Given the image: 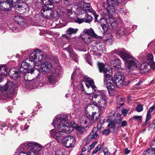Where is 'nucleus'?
Here are the masks:
<instances>
[{"label":"nucleus","instance_id":"nucleus-1","mask_svg":"<svg viewBox=\"0 0 155 155\" xmlns=\"http://www.w3.org/2000/svg\"><path fill=\"white\" fill-rule=\"evenodd\" d=\"M51 124L58 130H51L50 132L51 136L59 142H62L66 147H73L76 143L75 138L71 136H65L63 134H69L73 130L69 125L68 116L64 114L58 115L54 117Z\"/></svg>","mask_w":155,"mask_h":155},{"label":"nucleus","instance_id":"nucleus-2","mask_svg":"<svg viewBox=\"0 0 155 155\" xmlns=\"http://www.w3.org/2000/svg\"><path fill=\"white\" fill-rule=\"evenodd\" d=\"M38 56V62H40L43 58V53L40 50L35 49L31 54L29 58L26 59L25 61L21 63L20 70V71L21 72V73H25L23 75L24 76L25 74L26 73L31 74H29V75L28 77H30L31 75L34 76V74H36L37 75V77H35V78H37L39 76L40 71L39 69L36 68L35 69L30 70L31 68V65H30V63L28 62L29 61H31V62L33 61L34 60L37 58ZM23 78H24V77Z\"/></svg>","mask_w":155,"mask_h":155},{"label":"nucleus","instance_id":"nucleus-3","mask_svg":"<svg viewBox=\"0 0 155 155\" xmlns=\"http://www.w3.org/2000/svg\"><path fill=\"white\" fill-rule=\"evenodd\" d=\"M113 52L119 55L121 58L125 60V66L131 71L136 69L139 64L137 60L132 57L127 51L123 48L115 49Z\"/></svg>","mask_w":155,"mask_h":155},{"label":"nucleus","instance_id":"nucleus-4","mask_svg":"<svg viewBox=\"0 0 155 155\" xmlns=\"http://www.w3.org/2000/svg\"><path fill=\"white\" fill-rule=\"evenodd\" d=\"M93 105L98 107V112L101 113L106 108L107 104L106 96L103 91L93 94L91 98Z\"/></svg>","mask_w":155,"mask_h":155},{"label":"nucleus","instance_id":"nucleus-5","mask_svg":"<svg viewBox=\"0 0 155 155\" xmlns=\"http://www.w3.org/2000/svg\"><path fill=\"white\" fill-rule=\"evenodd\" d=\"M15 86L14 83L8 81L5 85L0 89V100L11 98L14 95V88Z\"/></svg>","mask_w":155,"mask_h":155},{"label":"nucleus","instance_id":"nucleus-6","mask_svg":"<svg viewBox=\"0 0 155 155\" xmlns=\"http://www.w3.org/2000/svg\"><path fill=\"white\" fill-rule=\"evenodd\" d=\"M27 146L28 151V152H21L18 155H39V152L43 149L41 145L35 142H30Z\"/></svg>","mask_w":155,"mask_h":155},{"label":"nucleus","instance_id":"nucleus-7","mask_svg":"<svg viewBox=\"0 0 155 155\" xmlns=\"http://www.w3.org/2000/svg\"><path fill=\"white\" fill-rule=\"evenodd\" d=\"M104 77V84L106 85L110 95L113 96L115 91V81L113 79L112 76L109 74H105Z\"/></svg>","mask_w":155,"mask_h":155},{"label":"nucleus","instance_id":"nucleus-8","mask_svg":"<svg viewBox=\"0 0 155 155\" xmlns=\"http://www.w3.org/2000/svg\"><path fill=\"white\" fill-rule=\"evenodd\" d=\"M44 5L42 9L41 13L44 16L48 19H50L52 17V10L54 6L50 0H42Z\"/></svg>","mask_w":155,"mask_h":155},{"label":"nucleus","instance_id":"nucleus-9","mask_svg":"<svg viewBox=\"0 0 155 155\" xmlns=\"http://www.w3.org/2000/svg\"><path fill=\"white\" fill-rule=\"evenodd\" d=\"M84 34L81 37L83 41L85 43L88 44L92 41L93 38L101 39V37L98 36L94 32L92 28L88 30H84Z\"/></svg>","mask_w":155,"mask_h":155},{"label":"nucleus","instance_id":"nucleus-10","mask_svg":"<svg viewBox=\"0 0 155 155\" xmlns=\"http://www.w3.org/2000/svg\"><path fill=\"white\" fill-rule=\"evenodd\" d=\"M31 74L29 73H26L24 75V80L26 81H30V84H32L33 85V87L32 89L35 88L36 87H38V86L41 87L43 86V84L42 83L39 82L38 81V78L39 77L40 75V73L38 77L36 78L35 77H37V75L36 74H35V77L34 79H31L30 77H28L29 75Z\"/></svg>","mask_w":155,"mask_h":155},{"label":"nucleus","instance_id":"nucleus-11","mask_svg":"<svg viewBox=\"0 0 155 155\" xmlns=\"http://www.w3.org/2000/svg\"><path fill=\"white\" fill-rule=\"evenodd\" d=\"M77 6L78 8L82 9H81V11L83 13L85 12L87 13L88 12H94V10L89 3L81 1L78 4Z\"/></svg>","mask_w":155,"mask_h":155},{"label":"nucleus","instance_id":"nucleus-12","mask_svg":"<svg viewBox=\"0 0 155 155\" xmlns=\"http://www.w3.org/2000/svg\"><path fill=\"white\" fill-rule=\"evenodd\" d=\"M28 7L27 5L24 3H23L22 5L16 4L14 6L16 12L20 14H23L25 12L26 9H27Z\"/></svg>","mask_w":155,"mask_h":155},{"label":"nucleus","instance_id":"nucleus-13","mask_svg":"<svg viewBox=\"0 0 155 155\" xmlns=\"http://www.w3.org/2000/svg\"><path fill=\"white\" fill-rule=\"evenodd\" d=\"M104 20L112 29L117 26L116 20L113 16H109L108 18L104 19Z\"/></svg>","mask_w":155,"mask_h":155},{"label":"nucleus","instance_id":"nucleus-14","mask_svg":"<svg viewBox=\"0 0 155 155\" xmlns=\"http://www.w3.org/2000/svg\"><path fill=\"white\" fill-rule=\"evenodd\" d=\"M12 6V4L8 1L0 2V10H1L5 11H10Z\"/></svg>","mask_w":155,"mask_h":155},{"label":"nucleus","instance_id":"nucleus-15","mask_svg":"<svg viewBox=\"0 0 155 155\" xmlns=\"http://www.w3.org/2000/svg\"><path fill=\"white\" fill-rule=\"evenodd\" d=\"M86 83L85 84L88 88H89L91 86V88L92 89V92L90 93H87V94L90 95L92 94L95 91V89L96 86L94 84V81L93 80L90 79L89 78H88L85 80Z\"/></svg>","mask_w":155,"mask_h":155},{"label":"nucleus","instance_id":"nucleus-16","mask_svg":"<svg viewBox=\"0 0 155 155\" xmlns=\"http://www.w3.org/2000/svg\"><path fill=\"white\" fill-rule=\"evenodd\" d=\"M21 72L20 70L18 71L16 70L14 68L11 69L8 72V74L11 78L14 80L17 79Z\"/></svg>","mask_w":155,"mask_h":155},{"label":"nucleus","instance_id":"nucleus-17","mask_svg":"<svg viewBox=\"0 0 155 155\" xmlns=\"http://www.w3.org/2000/svg\"><path fill=\"white\" fill-rule=\"evenodd\" d=\"M41 68L43 71L48 73L52 68L51 64L48 62H45L41 65Z\"/></svg>","mask_w":155,"mask_h":155},{"label":"nucleus","instance_id":"nucleus-18","mask_svg":"<svg viewBox=\"0 0 155 155\" xmlns=\"http://www.w3.org/2000/svg\"><path fill=\"white\" fill-rule=\"evenodd\" d=\"M150 68V66L147 62H143L141 64L140 70L142 73H146L148 71Z\"/></svg>","mask_w":155,"mask_h":155},{"label":"nucleus","instance_id":"nucleus-19","mask_svg":"<svg viewBox=\"0 0 155 155\" xmlns=\"http://www.w3.org/2000/svg\"><path fill=\"white\" fill-rule=\"evenodd\" d=\"M72 126L79 134H84L86 132V128L87 127V126H86L85 127H84L81 126L77 125L76 124H74L73 125H72Z\"/></svg>","mask_w":155,"mask_h":155},{"label":"nucleus","instance_id":"nucleus-20","mask_svg":"<svg viewBox=\"0 0 155 155\" xmlns=\"http://www.w3.org/2000/svg\"><path fill=\"white\" fill-rule=\"evenodd\" d=\"M111 65L115 68V70L119 69L121 67L120 62L118 58H115L112 60L110 62Z\"/></svg>","mask_w":155,"mask_h":155},{"label":"nucleus","instance_id":"nucleus-21","mask_svg":"<svg viewBox=\"0 0 155 155\" xmlns=\"http://www.w3.org/2000/svg\"><path fill=\"white\" fill-rule=\"evenodd\" d=\"M108 5L107 8V10L108 14L113 16L115 12L116 9L114 7V5L111 4H108Z\"/></svg>","mask_w":155,"mask_h":155},{"label":"nucleus","instance_id":"nucleus-22","mask_svg":"<svg viewBox=\"0 0 155 155\" xmlns=\"http://www.w3.org/2000/svg\"><path fill=\"white\" fill-rule=\"evenodd\" d=\"M117 33V36L118 38L124 35H127L128 34H127V32L125 30L124 28H117L116 31Z\"/></svg>","mask_w":155,"mask_h":155},{"label":"nucleus","instance_id":"nucleus-23","mask_svg":"<svg viewBox=\"0 0 155 155\" xmlns=\"http://www.w3.org/2000/svg\"><path fill=\"white\" fill-rule=\"evenodd\" d=\"M98 135L97 133L96 128L93 129L92 131L90 133L88 137V139L89 140L92 139H95L98 136Z\"/></svg>","mask_w":155,"mask_h":155},{"label":"nucleus","instance_id":"nucleus-24","mask_svg":"<svg viewBox=\"0 0 155 155\" xmlns=\"http://www.w3.org/2000/svg\"><path fill=\"white\" fill-rule=\"evenodd\" d=\"M57 77H58L57 75L53 73L48 76V79L50 82L53 84L57 81Z\"/></svg>","mask_w":155,"mask_h":155},{"label":"nucleus","instance_id":"nucleus-25","mask_svg":"<svg viewBox=\"0 0 155 155\" xmlns=\"http://www.w3.org/2000/svg\"><path fill=\"white\" fill-rule=\"evenodd\" d=\"M98 66L100 72H103L104 73H106L107 71V69L105 68L104 64L102 63H98Z\"/></svg>","mask_w":155,"mask_h":155},{"label":"nucleus","instance_id":"nucleus-26","mask_svg":"<svg viewBox=\"0 0 155 155\" xmlns=\"http://www.w3.org/2000/svg\"><path fill=\"white\" fill-rule=\"evenodd\" d=\"M114 79L117 81L119 79H124V77L123 74L121 72H118L116 73L114 76Z\"/></svg>","mask_w":155,"mask_h":155},{"label":"nucleus","instance_id":"nucleus-27","mask_svg":"<svg viewBox=\"0 0 155 155\" xmlns=\"http://www.w3.org/2000/svg\"><path fill=\"white\" fill-rule=\"evenodd\" d=\"M144 155H155V150L153 148H149L144 151Z\"/></svg>","mask_w":155,"mask_h":155},{"label":"nucleus","instance_id":"nucleus-28","mask_svg":"<svg viewBox=\"0 0 155 155\" xmlns=\"http://www.w3.org/2000/svg\"><path fill=\"white\" fill-rule=\"evenodd\" d=\"M7 73V68L5 66H0V76H5Z\"/></svg>","mask_w":155,"mask_h":155},{"label":"nucleus","instance_id":"nucleus-29","mask_svg":"<svg viewBox=\"0 0 155 155\" xmlns=\"http://www.w3.org/2000/svg\"><path fill=\"white\" fill-rule=\"evenodd\" d=\"M87 13H86L85 16L84 18V21L87 23H90L92 21L93 18L91 16L88 15Z\"/></svg>","mask_w":155,"mask_h":155},{"label":"nucleus","instance_id":"nucleus-30","mask_svg":"<svg viewBox=\"0 0 155 155\" xmlns=\"http://www.w3.org/2000/svg\"><path fill=\"white\" fill-rule=\"evenodd\" d=\"M78 29L77 28H69L66 31L68 35H71L75 34L77 32Z\"/></svg>","mask_w":155,"mask_h":155},{"label":"nucleus","instance_id":"nucleus-31","mask_svg":"<svg viewBox=\"0 0 155 155\" xmlns=\"http://www.w3.org/2000/svg\"><path fill=\"white\" fill-rule=\"evenodd\" d=\"M118 80V81L117 82L116 81H115V87L116 86L117 88H120L122 86L123 84L124 79H119V80Z\"/></svg>","mask_w":155,"mask_h":155},{"label":"nucleus","instance_id":"nucleus-32","mask_svg":"<svg viewBox=\"0 0 155 155\" xmlns=\"http://www.w3.org/2000/svg\"><path fill=\"white\" fill-rule=\"evenodd\" d=\"M62 72V69L61 67L58 66L56 67L55 70V74L58 76V75L61 74Z\"/></svg>","mask_w":155,"mask_h":155},{"label":"nucleus","instance_id":"nucleus-33","mask_svg":"<svg viewBox=\"0 0 155 155\" xmlns=\"http://www.w3.org/2000/svg\"><path fill=\"white\" fill-rule=\"evenodd\" d=\"M109 129L111 131H114L116 129V126L114 123L112 121H110L108 125Z\"/></svg>","mask_w":155,"mask_h":155},{"label":"nucleus","instance_id":"nucleus-34","mask_svg":"<svg viewBox=\"0 0 155 155\" xmlns=\"http://www.w3.org/2000/svg\"><path fill=\"white\" fill-rule=\"evenodd\" d=\"M68 52L70 54V56L71 57L74 58V60L76 62H77V55L74 52L72 49H70L68 50Z\"/></svg>","mask_w":155,"mask_h":155},{"label":"nucleus","instance_id":"nucleus-35","mask_svg":"<svg viewBox=\"0 0 155 155\" xmlns=\"http://www.w3.org/2000/svg\"><path fill=\"white\" fill-rule=\"evenodd\" d=\"M119 3V0H107V4H111L113 5H118Z\"/></svg>","mask_w":155,"mask_h":155},{"label":"nucleus","instance_id":"nucleus-36","mask_svg":"<svg viewBox=\"0 0 155 155\" xmlns=\"http://www.w3.org/2000/svg\"><path fill=\"white\" fill-rule=\"evenodd\" d=\"M103 147V145L101 144L98 145L95 148V150L93 151L92 154H94L96 153L98 151H100Z\"/></svg>","mask_w":155,"mask_h":155},{"label":"nucleus","instance_id":"nucleus-37","mask_svg":"<svg viewBox=\"0 0 155 155\" xmlns=\"http://www.w3.org/2000/svg\"><path fill=\"white\" fill-rule=\"evenodd\" d=\"M108 36L109 37V38H106L105 40V41L107 44L110 45L113 42V36L110 34L108 35Z\"/></svg>","mask_w":155,"mask_h":155},{"label":"nucleus","instance_id":"nucleus-38","mask_svg":"<svg viewBox=\"0 0 155 155\" xmlns=\"http://www.w3.org/2000/svg\"><path fill=\"white\" fill-rule=\"evenodd\" d=\"M51 17L53 20H57L59 18V15L58 12L56 11H54Z\"/></svg>","mask_w":155,"mask_h":155},{"label":"nucleus","instance_id":"nucleus-39","mask_svg":"<svg viewBox=\"0 0 155 155\" xmlns=\"http://www.w3.org/2000/svg\"><path fill=\"white\" fill-rule=\"evenodd\" d=\"M102 28L104 32L107 31L108 28L112 29L111 28L108 26V25L106 23L105 24H103L101 25Z\"/></svg>","mask_w":155,"mask_h":155},{"label":"nucleus","instance_id":"nucleus-40","mask_svg":"<svg viewBox=\"0 0 155 155\" xmlns=\"http://www.w3.org/2000/svg\"><path fill=\"white\" fill-rule=\"evenodd\" d=\"M73 21L79 24H81L84 22V18H80L78 17H77V19H74Z\"/></svg>","mask_w":155,"mask_h":155},{"label":"nucleus","instance_id":"nucleus-41","mask_svg":"<svg viewBox=\"0 0 155 155\" xmlns=\"http://www.w3.org/2000/svg\"><path fill=\"white\" fill-rule=\"evenodd\" d=\"M66 12L67 13L68 17L71 18V19H73L72 15H73L72 9H68L66 10Z\"/></svg>","mask_w":155,"mask_h":155},{"label":"nucleus","instance_id":"nucleus-42","mask_svg":"<svg viewBox=\"0 0 155 155\" xmlns=\"http://www.w3.org/2000/svg\"><path fill=\"white\" fill-rule=\"evenodd\" d=\"M21 16L20 15H17L14 16V21L16 22L18 24L20 23V20Z\"/></svg>","mask_w":155,"mask_h":155},{"label":"nucleus","instance_id":"nucleus-43","mask_svg":"<svg viewBox=\"0 0 155 155\" xmlns=\"http://www.w3.org/2000/svg\"><path fill=\"white\" fill-rule=\"evenodd\" d=\"M97 143V141H94V142L90 146V148H88V152L90 151L91 149H93Z\"/></svg>","mask_w":155,"mask_h":155},{"label":"nucleus","instance_id":"nucleus-44","mask_svg":"<svg viewBox=\"0 0 155 155\" xmlns=\"http://www.w3.org/2000/svg\"><path fill=\"white\" fill-rule=\"evenodd\" d=\"M73 72L77 76L79 74H81V73H82V71L78 67H77L76 69L74 70Z\"/></svg>","mask_w":155,"mask_h":155},{"label":"nucleus","instance_id":"nucleus-45","mask_svg":"<svg viewBox=\"0 0 155 155\" xmlns=\"http://www.w3.org/2000/svg\"><path fill=\"white\" fill-rule=\"evenodd\" d=\"M147 58L148 61L150 62H152V61H153V55L150 54H148L147 55Z\"/></svg>","mask_w":155,"mask_h":155},{"label":"nucleus","instance_id":"nucleus-46","mask_svg":"<svg viewBox=\"0 0 155 155\" xmlns=\"http://www.w3.org/2000/svg\"><path fill=\"white\" fill-rule=\"evenodd\" d=\"M143 110V106L141 104L138 105L136 108L137 111L138 112L142 111Z\"/></svg>","mask_w":155,"mask_h":155},{"label":"nucleus","instance_id":"nucleus-47","mask_svg":"<svg viewBox=\"0 0 155 155\" xmlns=\"http://www.w3.org/2000/svg\"><path fill=\"white\" fill-rule=\"evenodd\" d=\"M133 118L135 120H137V121L141 122L142 121V116H135L133 117Z\"/></svg>","mask_w":155,"mask_h":155},{"label":"nucleus","instance_id":"nucleus-48","mask_svg":"<svg viewBox=\"0 0 155 155\" xmlns=\"http://www.w3.org/2000/svg\"><path fill=\"white\" fill-rule=\"evenodd\" d=\"M151 118V114L147 112L145 125L147 122Z\"/></svg>","mask_w":155,"mask_h":155},{"label":"nucleus","instance_id":"nucleus-49","mask_svg":"<svg viewBox=\"0 0 155 155\" xmlns=\"http://www.w3.org/2000/svg\"><path fill=\"white\" fill-rule=\"evenodd\" d=\"M8 1L13 5V2L16 3V4H17V3L18 4L21 1L23 2V0H8Z\"/></svg>","mask_w":155,"mask_h":155},{"label":"nucleus","instance_id":"nucleus-50","mask_svg":"<svg viewBox=\"0 0 155 155\" xmlns=\"http://www.w3.org/2000/svg\"><path fill=\"white\" fill-rule=\"evenodd\" d=\"M54 155H65L63 151L60 150L55 151V154Z\"/></svg>","mask_w":155,"mask_h":155},{"label":"nucleus","instance_id":"nucleus-51","mask_svg":"<svg viewBox=\"0 0 155 155\" xmlns=\"http://www.w3.org/2000/svg\"><path fill=\"white\" fill-rule=\"evenodd\" d=\"M92 13H93V15H94L95 21V22H97L98 21V20L97 19V18L98 17V15L96 14V12L94 10L93 12Z\"/></svg>","mask_w":155,"mask_h":155},{"label":"nucleus","instance_id":"nucleus-52","mask_svg":"<svg viewBox=\"0 0 155 155\" xmlns=\"http://www.w3.org/2000/svg\"><path fill=\"white\" fill-rule=\"evenodd\" d=\"M115 112L114 110H112L111 112L109 114L108 117H114Z\"/></svg>","mask_w":155,"mask_h":155},{"label":"nucleus","instance_id":"nucleus-53","mask_svg":"<svg viewBox=\"0 0 155 155\" xmlns=\"http://www.w3.org/2000/svg\"><path fill=\"white\" fill-rule=\"evenodd\" d=\"M103 151L104 155H110V153L108 151V149L107 148H105Z\"/></svg>","mask_w":155,"mask_h":155},{"label":"nucleus","instance_id":"nucleus-54","mask_svg":"<svg viewBox=\"0 0 155 155\" xmlns=\"http://www.w3.org/2000/svg\"><path fill=\"white\" fill-rule=\"evenodd\" d=\"M151 148L155 150V139L153 140L151 144Z\"/></svg>","mask_w":155,"mask_h":155},{"label":"nucleus","instance_id":"nucleus-55","mask_svg":"<svg viewBox=\"0 0 155 155\" xmlns=\"http://www.w3.org/2000/svg\"><path fill=\"white\" fill-rule=\"evenodd\" d=\"M87 145L85 144L83 146V147L82 149V153H84V152L87 149Z\"/></svg>","mask_w":155,"mask_h":155},{"label":"nucleus","instance_id":"nucleus-56","mask_svg":"<svg viewBox=\"0 0 155 155\" xmlns=\"http://www.w3.org/2000/svg\"><path fill=\"white\" fill-rule=\"evenodd\" d=\"M155 109V107H154L153 106L150 108L149 110L147 111V112L151 114V113Z\"/></svg>","mask_w":155,"mask_h":155},{"label":"nucleus","instance_id":"nucleus-57","mask_svg":"<svg viewBox=\"0 0 155 155\" xmlns=\"http://www.w3.org/2000/svg\"><path fill=\"white\" fill-rule=\"evenodd\" d=\"M110 132V130L109 129H108L104 130L103 131V134H107L109 133Z\"/></svg>","mask_w":155,"mask_h":155},{"label":"nucleus","instance_id":"nucleus-58","mask_svg":"<svg viewBox=\"0 0 155 155\" xmlns=\"http://www.w3.org/2000/svg\"><path fill=\"white\" fill-rule=\"evenodd\" d=\"M121 125L122 127H124L126 126L127 125V122L126 121H123L122 122Z\"/></svg>","mask_w":155,"mask_h":155},{"label":"nucleus","instance_id":"nucleus-59","mask_svg":"<svg viewBox=\"0 0 155 155\" xmlns=\"http://www.w3.org/2000/svg\"><path fill=\"white\" fill-rule=\"evenodd\" d=\"M20 20V23H19V25H21L23 24V23H25V20L21 16Z\"/></svg>","mask_w":155,"mask_h":155},{"label":"nucleus","instance_id":"nucleus-60","mask_svg":"<svg viewBox=\"0 0 155 155\" xmlns=\"http://www.w3.org/2000/svg\"><path fill=\"white\" fill-rule=\"evenodd\" d=\"M120 12L122 13H123L124 15H125L128 12V11L125 9H123L122 10L120 11Z\"/></svg>","mask_w":155,"mask_h":155},{"label":"nucleus","instance_id":"nucleus-61","mask_svg":"<svg viewBox=\"0 0 155 155\" xmlns=\"http://www.w3.org/2000/svg\"><path fill=\"white\" fill-rule=\"evenodd\" d=\"M77 76V75H76L73 72V74H72L71 77V80H74V78Z\"/></svg>","mask_w":155,"mask_h":155},{"label":"nucleus","instance_id":"nucleus-62","mask_svg":"<svg viewBox=\"0 0 155 155\" xmlns=\"http://www.w3.org/2000/svg\"><path fill=\"white\" fill-rule=\"evenodd\" d=\"M151 63V65L152 68L153 69H154L155 68V62L153 61Z\"/></svg>","mask_w":155,"mask_h":155},{"label":"nucleus","instance_id":"nucleus-63","mask_svg":"<svg viewBox=\"0 0 155 155\" xmlns=\"http://www.w3.org/2000/svg\"><path fill=\"white\" fill-rule=\"evenodd\" d=\"M91 140V139H90L89 140H89L88 139V137L86 138L85 140V144L87 145V144H88L90 142V141Z\"/></svg>","mask_w":155,"mask_h":155},{"label":"nucleus","instance_id":"nucleus-64","mask_svg":"<svg viewBox=\"0 0 155 155\" xmlns=\"http://www.w3.org/2000/svg\"><path fill=\"white\" fill-rule=\"evenodd\" d=\"M29 127V125H28L27 124V123H26L24 126V130H27L28 128Z\"/></svg>","mask_w":155,"mask_h":155}]
</instances>
